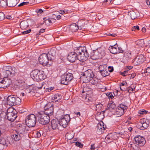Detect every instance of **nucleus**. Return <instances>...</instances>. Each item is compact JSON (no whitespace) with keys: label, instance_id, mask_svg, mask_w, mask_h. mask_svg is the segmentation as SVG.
Listing matches in <instances>:
<instances>
[{"label":"nucleus","instance_id":"36","mask_svg":"<svg viewBox=\"0 0 150 150\" xmlns=\"http://www.w3.org/2000/svg\"><path fill=\"white\" fill-rule=\"evenodd\" d=\"M0 6L3 7L8 6V0H0Z\"/></svg>","mask_w":150,"mask_h":150},{"label":"nucleus","instance_id":"15","mask_svg":"<svg viewBox=\"0 0 150 150\" xmlns=\"http://www.w3.org/2000/svg\"><path fill=\"white\" fill-rule=\"evenodd\" d=\"M51 126L54 130L58 129L60 126V124L58 120L53 119L51 121Z\"/></svg>","mask_w":150,"mask_h":150},{"label":"nucleus","instance_id":"10","mask_svg":"<svg viewBox=\"0 0 150 150\" xmlns=\"http://www.w3.org/2000/svg\"><path fill=\"white\" fill-rule=\"evenodd\" d=\"M134 139L135 143L140 146H143L145 144L146 141L144 138L140 135L135 137Z\"/></svg>","mask_w":150,"mask_h":150},{"label":"nucleus","instance_id":"48","mask_svg":"<svg viewBox=\"0 0 150 150\" xmlns=\"http://www.w3.org/2000/svg\"><path fill=\"white\" fill-rule=\"evenodd\" d=\"M28 2H23L20 4L18 5V6H21L24 5H25L28 4H29Z\"/></svg>","mask_w":150,"mask_h":150},{"label":"nucleus","instance_id":"52","mask_svg":"<svg viewBox=\"0 0 150 150\" xmlns=\"http://www.w3.org/2000/svg\"><path fill=\"white\" fill-rule=\"evenodd\" d=\"M144 72L150 73V66L148 67L145 70Z\"/></svg>","mask_w":150,"mask_h":150},{"label":"nucleus","instance_id":"44","mask_svg":"<svg viewBox=\"0 0 150 150\" xmlns=\"http://www.w3.org/2000/svg\"><path fill=\"white\" fill-rule=\"evenodd\" d=\"M106 95L109 99H112L114 98V96L112 93L108 92L106 93Z\"/></svg>","mask_w":150,"mask_h":150},{"label":"nucleus","instance_id":"13","mask_svg":"<svg viewBox=\"0 0 150 150\" xmlns=\"http://www.w3.org/2000/svg\"><path fill=\"white\" fill-rule=\"evenodd\" d=\"M104 123L102 122H99L96 126L97 132L98 134H102L105 128L104 127Z\"/></svg>","mask_w":150,"mask_h":150},{"label":"nucleus","instance_id":"16","mask_svg":"<svg viewBox=\"0 0 150 150\" xmlns=\"http://www.w3.org/2000/svg\"><path fill=\"white\" fill-rule=\"evenodd\" d=\"M56 118L60 121H59L60 126H62L63 127L65 128L68 125V121L65 120L62 118L60 116H57Z\"/></svg>","mask_w":150,"mask_h":150},{"label":"nucleus","instance_id":"6","mask_svg":"<svg viewBox=\"0 0 150 150\" xmlns=\"http://www.w3.org/2000/svg\"><path fill=\"white\" fill-rule=\"evenodd\" d=\"M37 115L31 114L28 115L25 120V123L27 126L29 127H34L36 123Z\"/></svg>","mask_w":150,"mask_h":150},{"label":"nucleus","instance_id":"19","mask_svg":"<svg viewBox=\"0 0 150 150\" xmlns=\"http://www.w3.org/2000/svg\"><path fill=\"white\" fill-rule=\"evenodd\" d=\"M48 56L51 57V61L54 59L56 55V50L54 48H52L47 54Z\"/></svg>","mask_w":150,"mask_h":150},{"label":"nucleus","instance_id":"24","mask_svg":"<svg viewBox=\"0 0 150 150\" xmlns=\"http://www.w3.org/2000/svg\"><path fill=\"white\" fill-rule=\"evenodd\" d=\"M93 89L88 86L85 87L83 89L82 93H83L86 92V94H91L93 93Z\"/></svg>","mask_w":150,"mask_h":150},{"label":"nucleus","instance_id":"57","mask_svg":"<svg viewBox=\"0 0 150 150\" xmlns=\"http://www.w3.org/2000/svg\"><path fill=\"white\" fill-rule=\"evenodd\" d=\"M125 69L126 70H128V71L130 69H131L133 68L132 66H127L125 67Z\"/></svg>","mask_w":150,"mask_h":150},{"label":"nucleus","instance_id":"9","mask_svg":"<svg viewBox=\"0 0 150 150\" xmlns=\"http://www.w3.org/2000/svg\"><path fill=\"white\" fill-rule=\"evenodd\" d=\"M149 124V121L148 119H141L138 124V127L141 130H143L147 128Z\"/></svg>","mask_w":150,"mask_h":150},{"label":"nucleus","instance_id":"53","mask_svg":"<svg viewBox=\"0 0 150 150\" xmlns=\"http://www.w3.org/2000/svg\"><path fill=\"white\" fill-rule=\"evenodd\" d=\"M109 108H111L112 109H114L116 107V105H115V104H113V103H112L110 104L109 105Z\"/></svg>","mask_w":150,"mask_h":150},{"label":"nucleus","instance_id":"63","mask_svg":"<svg viewBox=\"0 0 150 150\" xmlns=\"http://www.w3.org/2000/svg\"><path fill=\"white\" fill-rule=\"evenodd\" d=\"M49 18H47L46 17H45L43 18L44 22L45 23H47V21Z\"/></svg>","mask_w":150,"mask_h":150},{"label":"nucleus","instance_id":"23","mask_svg":"<svg viewBox=\"0 0 150 150\" xmlns=\"http://www.w3.org/2000/svg\"><path fill=\"white\" fill-rule=\"evenodd\" d=\"M62 98V96L60 93H56L53 95L52 96V100H54L55 102H57L58 100H61Z\"/></svg>","mask_w":150,"mask_h":150},{"label":"nucleus","instance_id":"14","mask_svg":"<svg viewBox=\"0 0 150 150\" xmlns=\"http://www.w3.org/2000/svg\"><path fill=\"white\" fill-rule=\"evenodd\" d=\"M15 97L13 95L8 96L7 98V105L13 106L15 105Z\"/></svg>","mask_w":150,"mask_h":150},{"label":"nucleus","instance_id":"21","mask_svg":"<svg viewBox=\"0 0 150 150\" xmlns=\"http://www.w3.org/2000/svg\"><path fill=\"white\" fill-rule=\"evenodd\" d=\"M44 108V110L45 111H48V112H53L54 108L52 105L50 104H46Z\"/></svg>","mask_w":150,"mask_h":150},{"label":"nucleus","instance_id":"64","mask_svg":"<svg viewBox=\"0 0 150 150\" xmlns=\"http://www.w3.org/2000/svg\"><path fill=\"white\" fill-rule=\"evenodd\" d=\"M147 4L150 7V0H146Z\"/></svg>","mask_w":150,"mask_h":150},{"label":"nucleus","instance_id":"33","mask_svg":"<svg viewBox=\"0 0 150 150\" xmlns=\"http://www.w3.org/2000/svg\"><path fill=\"white\" fill-rule=\"evenodd\" d=\"M65 136L68 139L70 140L74 137V133L73 132H68L66 133Z\"/></svg>","mask_w":150,"mask_h":150},{"label":"nucleus","instance_id":"32","mask_svg":"<svg viewBox=\"0 0 150 150\" xmlns=\"http://www.w3.org/2000/svg\"><path fill=\"white\" fill-rule=\"evenodd\" d=\"M90 81L91 83L95 85H96L97 84L100 83V79L96 78H93V77L92 78Z\"/></svg>","mask_w":150,"mask_h":150},{"label":"nucleus","instance_id":"18","mask_svg":"<svg viewBox=\"0 0 150 150\" xmlns=\"http://www.w3.org/2000/svg\"><path fill=\"white\" fill-rule=\"evenodd\" d=\"M7 119L11 121H13L17 117V115L15 113H6Z\"/></svg>","mask_w":150,"mask_h":150},{"label":"nucleus","instance_id":"45","mask_svg":"<svg viewBox=\"0 0 150 150\" xmlns=\"http://www.w3.org/2000/svg\"><path fill=\"white\" fill-rule=\"evenodd\" d=\"M121 74L123 76H125L129 74L128 70H126L123 72H120Z\"/></svg>","mask_w":150,"mask_h":150},{"label":"nucleus","instance_id":"4","mask_svg":"<svg viewBox=\"0 0 150 150\" xmlns=\"http://www.w3.org/2000/svg\"><path fill=\"white\" fill-rule=\"evenodd\" d=\"M37 117L38 118L39 123L43 125L48 124L50 121L49 115L46 113H38Z\"/></svg>","mask_w":150,"mask_h":150},{"label":"nucleus","instance_id":"17","mask_svg":"<svg viewBox=\"0 0 150 150\" xmlns=\"http://www.w3.org/2000/svg\"><path fill=\"white\" fill-rule=\"evenodd\" d=\"M118 50V45L116 44L113 46H110L109 48V50L110 53L114 54H117L119 52Z\"/></svg>","mask_w":150,"mask_h":150},{"label":"nucleus","instance_id":"37","mask_svg":"<svg viewBox=\"0 0 150 150\" xmlns=\"http://www.w3.org/2000/svg\"><path fill=\"white\" fill-rule=\"evenodd\" d=\"M128 15H129L132 19H134L137 17V15L134 11H130L128 13Z\"/></svg>","mask_w":150,"mask_h":150},{"label":"nucleus","instance_id":"11","mask_svg":"<svg viewBox=\"0 0 150 150\" xmlns=\"http://www.w3.org/2000/svg\"><path fill=\"white\" fill-rule=\"evenodd\" d=\"M144 61V57L142 55L137 56L133 60V63L135 65H139Z\"/></svg>","mask_w":150,"mask_h":150},{"label":"nucleus","instance_id":"40","mask_svg":"<svg viewBox=\"0 0 150 150\" xmlns=\"http://www.w3.org/2000/svg\"><path fill=\"white\" fill-rule=\"evenodd\" d=\"M60 116L62 118H63L69 122L70 120V115L69 114H66L64 116Z\"/></svg>","mask_w":150,"mask_h":150},{"label":"nucleus","instance_id":"50","mask_svg":"<svg viewBox=\"0 0 150 150\" xmlns=\"http://www.w3.org/2000/svg\"><path fill=\"white\" fill-rule=\"evenodd\" d=\"M75 145L76 146H79L80 148H82L83 146V145L79 142H76L75 143Z\"/></svg>","mask_w":150,"mask_h":150},{"label":"nucleus","instance_id":"7","mask_svg":"<svg viewBox=\"0 0 150 150\" xmlns=\"http://www.w3.org/2000/svg\"><path fill=\"white\" fill-rule=\"evenodd\" d=\"M93 72L91 70H88L85 71L83 74L82 79L83 82L87 83L94 77Z\"/></svg>","mask_w":150,"mask_h":150},{"label":"nucleus","instance_id":"2","mask_svg":"<svg viewBox=\"0 0 150 150\" xmlns=\"http://www.w3.org/2000/svg\"><path fill=\"white\" fill-rule=\"evenodd\" d=\"M79 60L82 62L86 60L89 56L86 48L85 47H79L76 48Z\"/></svg>","mask_w":150,"mask_h":150},{"label":"nucleus","instance_id":"42","mask_svg":"<svg viewBox=\"0 0 150 150\" xmlns=\"http://www.w3.org/2000/svg\"><path fill=\"white\" fill-rule=\"evenodd\" d=\"M21 99L18 97H17L16 98L15 97V105H18L20 104L21 101Z\"/></svg>","mask_w":150,"mask_h":150},{"label":"nucleus","instance_id":"47","mask_svg":"<svg viewBox=\"0 0 150 150\" xmlns=\"http://www.w3.org/2000/svg\"><path fill=\"white\" fill-rule=\"evenodd\" d=\"M104 65H100L99 67V70L100 73L101 70L103 71H104L105 69H106L104 68Z\"/></svg>","mask_w":150,"mask_h":150},{"label":"nucleus","instance_id":"1","mask_svg":"<svg viewBox=\"0 0 150 150\" xmlns=\"http://www.w3.org/2000/svg\"><path fill=\"white\" fill-rule=\"evenodd\" d=\"M5 70L3 72L5 77L2 80H0V88H6L11 83L10 77H13L17 74L16 69L11 66L6 67Z\"/></svg>","mask_w":150,"mask_h":150},{"label":"nucleus","instance_id":"39","mask_svg":"<svg viewBox=\"0 0 150 150\" xmlns=\"http://www.w3.org/2000/svg\"><path fill=\"white\" fill-rule=\"evenodd\" d=\"M97 51L99 52V53L100 56L101 58H102V57L104 56L105 54V52L104 50H103L102 49L100 48L98 49L97 50Z\"/></svg>","mask_w":150,"mask_h":150},{"label":"nucleus","instance_id":"34","mask_svg":"<svg viewBox=\"0 0 150 150\" xmlns=\"http://www.w3.org/2000/svg\"><path fill=\"white\" fill-rule=\"evenodd\" d=\"M137 44L139 46L142 47H144L145 45V43L143 39L138 40L137 41Z\"/></svg>","mask_w":150,"mask_h":150},{"label":"nucleus","instance_id":"28","mask_svg":"<svg viewBox=\"0 0 150 150\" xmlns=\"http://www.w3.org/2000/svg\"><path fill=\"white\" fill-rule=\"evenodd\" d=\"M67 80L69 81L70 83L71 81L72 80L73 78V74L71 73H66L64 74Z\"/></svg>","mask_w":150,"mask_h":150},{"label":"nucleus","instance_id":"31","mask_svg":"<svg viewBox=\"0 0 150 150\" xmlns=\"http://www.w3.org/2000/svg\"><path fill=\"white\" fill-rule=\"evenodd\" d=\"M36 87L39 89H40L43 88V89H45L46 88V84L44 82L38 83L36 84Z\"/></svg>","mask_w":150,"mask_h":150},{"label":"nucleus","instance_id":"60","mask_svg":"<svg viewBox=\"0 0 150 150\" xmlns=\"http://www.w3.org/2000/svg\"><path fill=\"white\" fill-rule=\"evenodd\" d=\"M129 75L131 76V78H130V79H132L134 77L136 76V74L135 73H133L132 74H129Z\"/></svg>","mask_w":150,"mask_h":150},{"label":"nucleus","instance_id":"51","mask_svg":"<svg viewBox=\"0 0 150 150\" xmlns=\"http://www.w3.org/2000/svg\"><path fill=\"white\" fill-rule=\"evenodd\" d=\"M136 30H139V26L136 25L133 27L132 28V31H135Z\"/></svg>","mask_w":150,"mask_h":150},{"label":"nucleus","instance_id":"61","mask_svg":"<svg viewBox=\"0 0 150 150\" xmlns=\"http://www.w3.org/2000/svg\"><path fill=\"white\" fill-rule=\"evenodd\" d=\"M68 11V10L66 11H65L64 10H60L59 11V13L62 14H64L66 12V13H67Z\"/></svg>","mask_w":150,"mask_h":150},{"label":"nucleus","instance_id":"38","mask_svg":"<svg viewBox=\"0 0 150 150\" xmlns=\"http://www.w3.org/2000/svg\"><path fill=\"white\" fill-rule=\"evenodd\" d=\"M100 73L103 77H105L109 74V72L107 69H105L104 71H103L101 70Z\"/></svg>","mask_w":150,"mask_h":150},{"label":"nucleus","instance_id":"59","mask_svg":"<svg viewBox=\"0 0 150 150\" xmlns=\"http://www.w3.org/2000/svg\"><path fill=\"white\" fill-rule=\"evenodd\" d=\"M107 35L111 36L112 37H115L117 35L115 34H111L110 33H107L106 34Z\"/></svg>","mask_w":150,"mask_h":150},{"label":"nucleus","instance_id":"12","mask_svg":"<svg viewBox=\"0 0 150 150\" xmlns=\"http://www.w3.org/2000/svg\"><path fill=\"white\" fill-rule=\"evenodd\" d=\"M27 125L26 124H19L18 125V132L21 134H24L28 130Z\"/></svg>","mask_w":150,"mask_h":150},{"label":"nucleus","instance_id":"62","mask_svg":"<svg viewBox=\"0 0 150 150\" xmlns=\"http://www.w3.org/2000/svg\"><path fill=\"white\" fill-rule=\"evenodd\" d=\"M138 112H148V111L145 110H141L139 111Z\"/></svg>","mask_w":150,"mask_h":150},{"label":"nucleus","instance_id":"35","mask_svg":"<svg viewBox=\"0 0 150 150\" xmlns=\"http://www.w3.org/2000/svg\"><path fill=\"white\" fill-rule=\"evenodd\" d=\"M21 137V135L18 133L13 134V138L16 141H18L20 140Z\"/></svg>","mask_w":150,"mask_h":150},{"label":"nucleus","instance_id":"49","mask_svg":"<svg viewBox=\"0 0 150 150\" xmlns=\"http://www.w3.org/2000/svg\"><path fill=\"white\" fill-rule=\"evenodd\" d=\"M54 87H50L49 88H45L46 91L50 92L51 91L53 90L54 89Z\"/></svg>","mask_w":150,"mask_h":150},{"label":"nucleus","instance_id":"54","mask_svg":"<svg viewBox=\"0 0 150 150\" xmlns=\"http://www.w3.org/2000/svg\"><path fill=\"white\" fill-rule=\"evenodd\" d=\"M31 31V30L30 29L28 30L24 31L22 33L24 35L28 34Z\"/></svg>","mask_w":150,"mask_h":150},{"label":"nucleus","instance_id":"26","mask_svg":"<svg viewBox=\"0 0 150 150\" xmlns=\"http://www.w3.org/2000/svg\"><path fill=\"white\" fill-rule=\"evenodd\" d=\"M20 27L23 29H26L29 26L28 22L26 21H22L20 25Z\"/></svg>","mask_w":150,"mask_h":150},{"label":"nucleus","instance_id":"29","mask_svg":"<svg viewBox=\"0 0 150 150\" xmlns=\"http://www.w3.org/2000/svg\"><path fill=\"white\" fill-rule=\"evenodd\" d=\"M104 113H97L96 115V119L98 121L102 120L104 117Z\"/></svg>","mask_w":150,"mask_h":150},{"label":"nucleus","instance_id":"27","mask_svg":"<svg viewBox=\"0 0 150 150\" xmlns=\"http://www.w3.org/2000/svg\"><path fill=\"white\" fill-rule=\"evenodd\" d=\"M61 83L62 84L65 85H67L69 83L64 75L61 76Z\"/></svg>","mask_w":150,"mask_h":150},{"label":"nucleus","instance_id":"41","mask_svg":"<svg viewBox=\"0 0 150 150\" xmlns=\"http://www.w3.org/2000/svg\"><path fill=\"white\" fill-rule=\"evenodd\" d=\"M18 112L16 110L14 109L13 107H10L7 110L6 112Z\"/></svg>","mask_w":150,"mask_h":150},{"label":"nucleus","instance_id":"46","mask_svg":"<svg viewBox=\"0 0 150 150\" xmlns=\"http://www.w3.org/2000/svg\"><path fill=\"white\" fill-rule=\"evenodd\" d=\"M5 14L3 12H0V21L3 20L5 18Z\"/></svg>","mask_w":150,"mask_h":150},{"label":"nucleus","instance_id":"58","mask_svg":"<svg viewBox=\"0 0 150 150\" xmlns=\"http://www.w3.org/2000/svg\"><path fill=\"white\" fill-rule=\"evenodd\" d=\"M113 68L112 67L109 66L108 67V71L109 72H112L113 71Z\"/></svg>","mask_w":150,"mask_h":150},{"label":"nucleus","instance_id":"8","mask_svg":"<svg viewBox=\"0 0 150 150\" xmlns=\"http://www.w3.org/2000/svg\"><path fill=\"white\" fill-rule=\"evenodd\" d=\"M76 48L74 50V52H70L69 53L67 56V59L68 61L72 63L75 62L78 58V54L77 53Z\"/></svg>","mask_w":150,"mask_h":150},{"label":"nucleus","instance_id":"25","mask_svg":"<svg viewBox=\"0 0 150 150\" xmlns=\"http://www.w3.org/2000/svg\"><path fill=\"white\" fill-rule=\"evenodd\" d=\"M79 28L78 26L76 23H74L70 25L69 29L72 32L76 31Z\"/></svg>","mask_w":150,"mask_h":150},{"label":"nucleus","instance_id":"55","mask_svg":"<svg viewBox=\"0 0 150 150\" xmlns=\"http://www.w3.org/2000/svg\"><path fill=\"white\" fill-rule=\"evenodd\" d=\"M147 47H149L150 46V40L147 41L145 43V45Z\"/></svg>","mask_w":150,"mask_h":150},{"label":"nucleus","instance_id":"3","mask_svg":"<svg viewBox=\"0 0 150 150\" xmlns=\"http://www.w3.org/2000/svg\"><path fill=\"white\" fill-rule=\"evenodd\" d=\"M30 76L34 80L38 81L44 79L46 77L44 71L38 69L33 70L31 73Z\"/></svg>","mask_w":150,"mask_h":150},{"label":"nucleus","instance_id":"30","mask_svg":"<svg viewBox=\"0 0 150 150\" xmlns=\"http://www.w3.org/2000/svg\"><path fill=\"white\" fill-rule=\"evenodd\" d=\"M118 107L119 110H122L123 112H126L127 109V106L122 104H120Z\"/></svg>","mask_w":150,"mask_h":150},{"label":"nucleus","instance_id":"22","mask_svg":"<svg viewBox=\"0 0 150 150\" xmlns=\"http://www.w3.org/2000/svg\"><path fill=\"white\" fill-rule=\"evenodd\" d=\"M19 0H8V6L14 7L16 5Z\"/></svg>","mask_w":150,"mask_h":150},{"label":"nucleus","instance_id":"56","mask_svg":"<svg viewBox=\"0 0 150 150\" xmlns=\"http://www.w3.org/2000/svg\"><path fill=\"white\" fill-rule=\"evenodd\" d=\"M119 50V52L118 53H123V50H122V48L121 47H119L118 46V50Z\"/></svg>","mask_w":150,"mask_h":150},{"label":"nucleus","instance_id":"5","mask_svg":"<svg viewBox=\"0 0 150 150\" xmlns=\"http://www.w3.org/2000/svg\"><path fill=\"white\" fill-rule=\"evenodd\" d=\"M47 54L43 53L40 55L39 58V61L40 63L43 66L51 65V57L48 56Z\"/></svg>","mask_w":150,"mask_h":150},{"label":"nucleus","instance_id":"20","mask_svg":"<svg viewBox=\"0 0 150 150\" xmlns=\"http://www.w3.org/2000/svg\"><path fill=\"white\" fill-rule=\"evenodd\" d=\"M91 54L92 55L91 56V57L93 60H96L101 58L99 55V52L97 50L93 52Z\"/></svg>","mask_w":150,"mask_h":150},{"label":"nucleus","instance_id":"43","mask_svg":"<svg viewBox=\"0 0 150 150\" xmlns=\"http://www.w3.org/2000/svg\"><path fill=\"white\" fill-rule=\"evenodd\" d=\"M7 144L5 138H0V144L4 145Z\"/></svg>","mask_w":150,"mask_h":150}]
</instances>
